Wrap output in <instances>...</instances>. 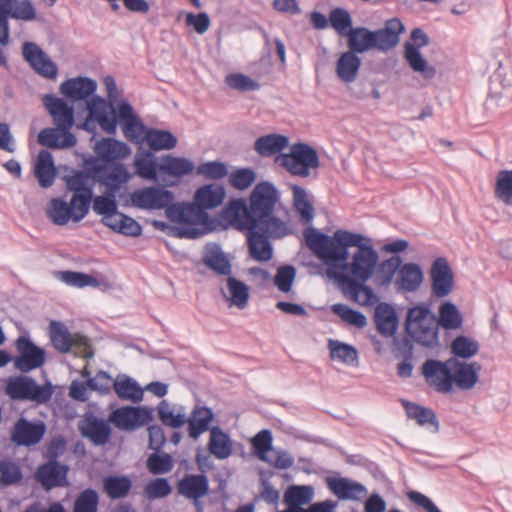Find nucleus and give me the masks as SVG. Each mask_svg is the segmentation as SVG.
<instances>
[{
  "label": "nucleus",
  "instance_id": "nucleus-22",
  "mask_svg": "<svg viewBox=\"0 0 512 512\" xmlns=\"http://www.w3.org/2000/svg\"><path fill=\"white\" fill-rule=\"evenodd\" d=\"M16 346L19 356L14 360V366L17 370L29 372L45 363V351L27 337H19Z\"/></svg>",
  "mask_w": 512,
  "mask_h": 512
},
{
  "label": "nucleus",
  "instance_id": "nucleus-5",
  "mask_svg": "<svg viewBox=\"0 0 512 512\" xmlns=\"http://www.w3.org/2000/svg\"><path fill=\"white\" fill-rule=\"evenodd\" d=\"M197 167L192 159L172 154L162 158L148 154L136 161V171L140 176L153 179L160 175L168 187L180 185L185 176L197 175Z\"/></svg>",
  "mask_w": 512,
  "mask_h": 512
},
{
  "label": "nucleus",
  "instance_id": "nucleus-26",
  "mask_svg": "<svg viewBox=\"0 0 512 512\" xmlns=\"http://www.w3.org/2000/svg\"><path fill=\"white\" fill-rule=\"evenodd\" d=\"M46 431L44 422L38 420L30 422L25 418H20L11 432V441L18 446H33L38 444Z\"/></svg>",
  "mask_w": 512,
  "mask_h": 512
},
{
  "label": "nucleus",
  "instance_id": "nucleus-3",
  "mask_svg": "<svg viewBox=\"0 0 512 512\" xmlns=\"http://www.w3.org/2000/svg\"><path fill=\"white\" fill-rule=\"evenodd\" d=\"M281 194L271 181L254 185L248 195L254 224H292L291 211L282 203Z\"/></svg>",
  "mask_w": 512,
  "mask_h": 512
},
{
  "label": "nucleus",
  "instance_id": "nucleus-15",
  "mask_svg": "<svg viewBox=\"0 0 512 512\" xmlns=\"http://www.w3.org/2000/svg\"><path fill=\"white\" fill-rule=\"evenodd\" d=\"M97 184L101 191L123 199L127 191V182L130 178L128 168L123 163L106 164L95 171Z\"/></svg>",
  "mask_w": 512,
  "mask_h": 512
},
{
  "label": "nucleus",
  "instance_id": "nucleus-1",
  "mask_svg": "<svg viewBox=\"0 0 512 512\" xmlns=\"http://www.w3.org/2000/svg\"><path fill=\"white\" fill-rule=\"evenodd\" d=\"M91 93L87 95L85 114L76 128L85 132H95L98 127L108 136H116L121 129L125 139L132 143L143 119L127 97L107 100L97 94V81L91 78Z\"/></svg>",
  "mask_w": 512,
  "mask_h": 512
},
{
  "label": "nucleus",
  "instance_id": "nucleus-55",
  "mask_svg": "<svg viewBox=\"0 0 512 512\" xmlns=\"http://www.w3.org/2000/svg\"><path fill=\"white\" fill-rule=\"evenodd\" d=\"M256 178V171L252 167H240L228 174V183L235 190L245 191L255 183Z\"/></svg>",
  "mask_w": 512,
  "mask_h": 512
},
{
  "label": "nucleus",
  "instance_id": "nucleus-59",
  "mask_svg": "<svg viewBox=\"0 0 512 512\" xmlns=\"http://www.w3.org/2000/svg\"><path fill=\"white\" fill-rule=\"evenodd\" d=\"M93 192L71 194L69 201L73 213V222L78 223L89 213Z\"/></svg>",
  "mask_w": 512,
  "mask_h": 512
},
{
  "label": "nucleus",
  "instance_id": "nucleus-52",
  "mask_svg": "<svg viewBox=\"0 0 512 512\" xmlns=\"http://www.w3.org/2000/svg\"><path fill=\"white\" fill-rule=\"evenodd\" d=\"M225 297L229 301L230 306L244 309L249 300V288L245 283L236 278L229 277L227 279V294H225Z\"/></svg>",
  "mask_w": 512,
  "mask_h": 512
},
{
  "label": "nucleus",
  "instance_id": "nucleus-10",
  "mask_svg": "<svg viewBox=\"0 0 512 512\" xmlns=\"http://www.w3.org/2000/svg\"><path fill=\"white\" fill-rule=\"evenodd\" d=\"M5 393L13 400L45 404L51 399L53 388L50 383L39 385L33 378L21 375L7 380Z\"/></svg>",
  "mask_w": 512,
  "mask_h": 512
},
{
  "label": "nucleus",
  "instance_id": "nucleus-32",
  "mask_svg": "<svg viewBox=\"0 0 512 512\" xmlns=\"http://www.w3.org/2000/svg\"><path fill=\"white\" fill-rule=\"evenodd\" d=\"M91 134L90 145L93 148V151L101 162H109L114 159L119 152L120 148L129 149V146L120 140H117L115 136L103 137L101 136L97 129L95 132H88Z\"/></svg>",
  "mask_w": 512,
  "mask_h": 512
},
{
  "label": "nucleus",
  "instance_id": "nucleus-58",
  "mask_svg": "<svg viewBox=\"0 0 512 512\" xmlns=\"http://www.w3.org/2000/svg\"><path fill=\"white\" fill-rule=\"evenodd\" d=\"M182 15L185 16V26L199 35L205 34L211 26V17L205 11L195 13L181 10L178 19Z\"/></svg>",
  "mask_w": 512,
  "mask_h": 512
},
{
  "label": "nucleus",
  "instance_id": "nucleus-11",
  "mask_svg": "<svg viewBox=\"0 0 512 512\" xmlns=\"http://www.w3.org/2000/svg\"><path fill=\"white\" fill-rule=\"evenodd\" d=\"M136 135L137 137L132 144L138 145L140 149L147 147V150L141 154L138 153L135 157V162L138 158L145 157L148 154L156 157L154 154L158 151L172 150L178 143L177 136L170 130L148 126L144 121Z\"/></svg>",
  "mask_w": 512,
  "mask_h": 512
},
{
  "label": "nucleus",
  "instance_id": "nucleus-44",
  "mask_svg": "<svg viewBox=\"0 0 512 512\" xmlns=\"http://www.w3.org/2000/svg\"><path fill=\"white\" fill-rule=\"evenodd\" d=\"M214 418V413L210 408L197 406L187 418L189 436L193 439L208 430L210 423Z\"/></svg>",
  "mask_w": 512,
  "mask_h": 512
},
{
  "label": "nucleus",
  "instance_id": "nucleus-34",
  "mask_svg": "<svg viewBox=\"0 0 512 512\" xmlns=\"http://www.w3.org/2000/svg\"><path fill=\"white\" fill-rule=\"evenodd\" d=\"M0 6L10 19L23 22L42 21L32 0H0Z\"/></svg>",
  "mask_w": 512,
  "mask_h": 512
},
{
  "label": "nucleus",
  "instance_id": "nucleus-31",
  "mask_svg": "<svg viewBox=\"0 0 512 512\" xmlns=\"http://www.w3.org/2000/svg\"><path fill=\"white\" fill-rule=\"evenodd\" d=\"M450 364L451 390L454 384L462 390H469L475 386L478 381V373L481 369L478 363H466L450 358Z\"/></svg>",
  "mask_w": 512,
  "mask_h": 512
},
{
  "label": "nucleus",
  "instance_id": "nucleus-62",
  "mask_svg": "<svg viewBox=\"0 0 512 512\" xmlns=\"http://www.w3.org/2000/svg\"><path fill=\"white\" fill-rule=\"evenodd\" d=\"M225 83L239 92L256 91L261 87L258 80L240 72L229 73L225 77Z\"/></svg>",
  "mask_w": 512,
  "mask_h": 512
},
{
  "label": "nucleus",
  "instance_id": "nucleus-24",
  "mask_svg": "<svg viewBox=\"0 0 512 512\" xmlns=\"http://www.w3.org/2000/svg\"><path fill=\"white\" fill-rule=\"evenodd\" d=\"M290 146L289 137L281 133H270L259 136L253 145L255 152L265 158H274V162L280 166L285 150Z\"/></svg>",
  "mask_w": 512,
  "mask_h": 512
},
{
  "label": "nucleus",
  "instance_id": "nucleus-30",
  "mask_svg": "<svg viewBox=\"0 0 512 512\" xmlns=\"http://www.w3.org/2000/svg\"><path fill=\"white\" fill-rule=\"evenodd\" d=\"M67 173L63 176L66 192L71 194L93 192L97 179L95 172L61 166Z\"/></svg>",
  "mask_w": 512,
  "mask_h": 512
},
{
  "label": "nucleus",
  "instance_id": "nucleus-37",
  "mask_svg": "<svg viewBox=\"0 0 512 512\" xmlns=\"http://www.w3.org/2000/svg\"><path fill=\"white\" fill-rule=\"evenodd\" d=\"M345 38L347 39L348 51L358 56L359 54L376 50L374 30L367 27H353L351 32H349Z\"/></svg>",
  "mask_w": 512,
  "mask_h": 512
},
{
  "label": "nucleus",
  "instance_id": "nucleus-48",
  "mask_svg": "<svg viewBox=\"0 0 512 512\" xmlns=\"http://www.w3.org/2000/svg\"><path fill=\"white\" fill-rule=\"evenodd\" d=\"M314 497V489L307 485L290 486L284 494V502L288 505V509L304 510L302 505L309 504Z\"/></svg>",
  "mask_w": 512,
  "mask_h": 512
},
{
  "label": "nucleus",
  "instance_id": "nucleus-21",
  "mask_svg": "<svg viewBox=\"0 0 512 512\" xmlns=\"http://www.w3.org/2000/svg\"><path fill=\"white\" fill-rule=\"evenodd\" d=\"M152 420V410L146 407H121L109 416V421L121 430L132 431Z\"/></svg>",
  "mask_w": 512,
  "mask_h": 512
},
{
  "label": "nucleus",
  "instance_id": "nucleus-25",
  "mask_svg": "<svg viewBox=\"0 0 512 512\" xmlns=\"http://www.w3.org/2000/svg\"><path fill=\"white\" fill-rule=\"evenodd\" d=\"M119 198L109 193L103 192L99 196L93 194L92 209L101 216L100 224H140L134 218L121 214L119 221L112 222L110 218L117 213Z\"/></svg>",
  "mask_w": 512,
  "mask_h": 512
},
{
  "label": "nucleus",
  "instance_id": "nucleus-57",
  "mask_svg": "<svg viewBox=\"0 0 512 512\" xmlns=\"http://www.w3.org/2000/svg\"><path fill=\"white\" fill-rule=\"evenodd\" d=\"M204 263L218 274L229 275L231 273V265L218 246L207 248Z\"/></svg>",
  "mask_w": 512,
  "mask_h": 512
},
{
  "label": "nucleus",
  "instance_id": "nucleus-20",
  "mask_svg": "<svg viewBox=\"0 0 512 512\" xmlns=\"http://www.w3.org/2000/svg\"><path fill=\"white\" fill-rule=\"evenodd\" d=\"M358 242V244L353 246L357 247L358 251L353 256L351 274L355 280L365 282L373 274L378 261V255L373 249L370 239L360 234V240Z\"/></svg>",
  "mask_w": 512,
  "mask_h": 512
},
{
  "label": "nucleus",
  "instance_id": "nucleus-33",
  "mask_svg": "<svg viewBox=\"0 0 512 512\" xmlns=\"http://www.w3.org/2000/svg\"><path fill=\"white\" fill-rule=\"evenodd\" d=\"M326 483L330 491L341 500H361L367 494L366 487L354 480L344 477H329Z\"/></svg>",
  "mask_w": 512,
  "mask_h": 512
},
{
  "label": "nucleus",
  "instance_id": "nucleus-42",
  "mask_svg": "<svg viewBox=\"0 0 512 512\" xmlns=\"http://www.w3.org/2000/svg\"><path fill=\"white\" fill-rule=\"evenodd\" d=\"M209 452L217 459H227L232 454L233 442L230 436L219 427H212L208 442Z\"/></svg>",
  "mask_w": 512,
  "mask_h": 512
},
{
  "label": "nucleus",
  "instance_id": "nucleus-54",
  "mask_svg": "<svg viewBox=\"0 0 512 512\" xmlns=\"http://www.w3.org/2000/svg\"><path fill=\"white\" fill-rule=\"evenodd\" d=\"M132 487V481L127 476H108L103 479V489L111 499L124 498Z\"/></svg>",
  "mask_w": 512,
  "mask_h": 512
},
{
  "label": "nucleus",
  "instance_id": "nucleus-63",
  "mask_svg": "<svg viewBox=\"0 0 512 512\" xmlns=\"http://www.w3.org/2000/svg\"><path fill=\"white\" fill-rule=\"evenodd\" d=\"M478 351V342L466 336H458L451 343L452 354L463 359L475 356Z\"/></svg>",
  "mask_w": 512,
  "mask_h": 512
},
{
  "label": "nucleus",
  "instance_id": "nucleus-40",
  "mask_svg": "<svg viewBox=\"0 0 512 512\" xmlns=\"http://www.w3.org/2000/svg\"><path fill=\"white\" fill-rule=\"evenodd\" d=\"M54 277L65 283L68 286L76 288L93 287L98 288L101 286L109 287V284L104 279H97L92 275L75 271H55Z\"/></svg>",
  "mask_w": 512,
  "mask_h": 512
},
{
  "label": "nucleus",
  "instance_id": "nucleus-14",
  "mask_svg": "<svg viewBox=\"0 0 512 512\" xmlns=\"http://www.w3.org/2000/svg\"><path fill=\"white\" fill-rule=\"evenodd\" d=\"M49 335L53 347L58 352L64 354L74 350L75 353L82 354L84 357L91 356L88 339L78 333H71L62 322L51 321Z\"/></svg>",
  "mask_w": 512,
  "mask_h": 512
},
{
  "label": "nucleus",
  "instance_id": "nucleus-41",
  "mask_svg": "<svg viewBox=\"0 0 512 512\" xmlns=\"http://www.w3.org/2000/svg\"><path fill=\"white\" fill-rule=\"evenodd\" d=\"M423 282V272L417 264L403 265L396 279V285L404 292L416 291Z\"/></svg>",
  "mask_w": 512,
  "mask_h": 512
},
{
  "label": "nucleus",
  "instance_id": "nucleus-6",
  "mask_svg": "<svg viewBox=\"0 0 512 512\" xmlns=\"http://www.w3.org/2000/svg\"><path fill=\"white\" fill-rule=\"evenodd\" d=\"M405 328L409 337L422 346L433 348L439 344L436 317L429 305L419 304L410 308Z\"/></svg>",
  "mask_w": 512,
  "mask_h": 512
},
{
  "label": "nucleus",
  "instance_id": "nucleus-4",
  "mask_svg": "<svg viewBox=\"0 0 512 512\" xmlns=\"http://www.w3.org/2000/svg\"><path fill=\"white\" fill-rule=\"evenodd\" d=\"M304 240L313 254L328 266H337L348 259V247L358 244L360 234L338 230L333 237L327 236L313 226L305 229Z\"/></svg>",
  "mask_w": 512,
  "mask_h": 512
},
{
  "label": "nucleus",
  "instance_id": "nucleus-17",
  "mask_svg": "<svg viewBox=\"0 0 512 512\" xmlns=\"http://www.w3.org/2000/svg\"><path fill=\"white\" fill-rule=\"evenodd\" d=\"M165 212L167 221L158 219H146L145 224H204L196 209L194 201H176L174 196L165 200Z\"/></svg>",
  "mask_w": 512,
  "mask_h": 512
},
{
  "label": "nucleus",
  "instance_id": "nucleus-35",
  "mask_svg": "<svg viewBox=\"0 0 512 512\" xmlns=\"http://www.w3.org/2000/svg\"><path fill=\"white\" fill-rule=\"evenodd\" d=\"M67 471L66 466L57 462H48L37 469L35 478L45 490H50L67 485Z\"/></svg>",
  "mask_w": 512,
  "mask_h": 512
},
{
  "label": "nucleus",
  "instance_id": "nucleus-39",
  "mask_svg": "<svg viewBox=\"0 0 512 512\" xmlns=\"http://www.w3.org/2000/svg\"><path fill=\"white\" fill-rule=\"evenodd\" d=\"M361 66V57L347 50L337 59L335 72L340 81L350 84L356 80Z\"/></svg>",
  "mask_w": 512,
  "mask_h": 512
},
{
  "label": "nucleus",
  "instance_id": "nucleus-16",
  "mask_svg": "<svg viewBox=\"0 0 512 512\" xmlns=\"http://www.w3.org/2000/svg\"><path fill=\"white\" fill-rule=\"evenodd\" d=\"M54 127H45L40 130L37 136V142L44 149L67 150L77 145L78 139L72 128L77 123L60 122L54 123Z\"/></svg>",
  "mask_w": 512,
  "mask_h": 512
},
{
  "label": "nucleus",
  "instance_id": "nucleus-46",
  "mask_svg": "<svg viewBox=\"0 0 512 512\" xmlns=\"http://www.w3.org/2000/svg\"><path fill=\"white\" fill-rule=\"evenodd\" d=\"M328 349L330 352V358L333 361L347 366L357 365L358 352L354 346L338 340L329 339Z\"/></svg>",
  "mask_w": 512,
  "mask_h": 512
},
{
  "label": "nucleus",
  "instance_id": "nucleus-56",
  "mask_svg": "<svg viewBox=\"0 0 512 512\" xmlns=\"http://www.w3.org/2000/svg\"><path fill=\"white\" fill-rule=\"evenodd\" d=\"M229 174V165L221 160L205 161L198 165L197 175L206 180L217 182L223 180Z\"/></svg>",
  "mask_w": 512,
  "mask_h": 512
},
{
  "label": "nucleus",
  "instance_id": "nucleus-8",
  "mask_svg": "<svg viewBox=\"0 0 512 512\" xmlns=\"http://www.w3.org/2000/svg\"><path fill=\"white\" fill-rule=\"evenodd\" d=\"M289 152L282 156L280 167L291 176L308 178L312 171L321 166L318 150L307 142H296L290 145Z\"/></svg>",
  "mask_w": 512,
  "mask_h": 512
},
{
  "label": "nucleus",
  "instance_id": "nucleus-7",
  "mask_svg": "<svg viewBox=\"0 0 512 512\" xmlns=\"http://www.w3.org/2000/svg\"><path fill=\"white\" fill-rule=\"evenodd\" d=\"M292 210L297 222L292 224H313L315 218L325 224H333L334 212L323 203H317L314 195L299 184H292Z\"/></svg>",
  "mask_w": 512,
  "mask_h": 512
},
{
  "label": "nucleus",
  "instance_id": "nucleus-49",
  "mask_svg": "<svg viewBox=\"0 0 512 512\" xmlns=\"http://www.w3.org/2000/svg\"><path fill=\"white\" fill-rule=\"evenodd\" d=\"M437 326L445 330L459 329L463 324L462 315L457 306L449 301L443 302L438 309Z\"/></svg>",
  "mask_w": 512,
  "mask_h": 512
},
{
  "label": "nucleus",
  "instance_id": "nucleus-28",
  "mask_svg": "<svg viewBox=\"0 0 512 512\" xmlns=\"http://www.w3.org/2000/svg\"><path fill=\"white\" fill-rule=\"evenodd\" d=\"M405 31V25L398 17L387 20L382 28L374 30L376 50L388 52L396 48Z\"/></svg>",
  "mask_w": 512,
  "mask_h": 512
},
{
  "label": "nucleus",
  "instance_id": "nucleus-43",
  "mask_svg": "<svg viewBox=\"0 0 512 512\" xmlns=\"http://www.w3.org/2000/svg\"><path fill=\"white\" fill-rule=\"evenodd\" d=\"M375 322L380 334L385 337L393 336L398 326V317L394 308L385 303L379 304L375 310Z\"/></svg>",
  "mask_w": 512,
  "mask_h": 512
},
{
  "label": "nucleus",
  "instance_id": "nucleus-9",
  "mask_svg": "<svg viewBox=\"0 0 512 512\" xmlns=\"http://www.w3.org/2000/svg\"><path fill=\"white\" fill-rule=\"evenodd\" d=\"M430 44L429 35L421 28L415 27L410 32V40L403 46V58L409 68L424 80H432L436 76V68L422 54L421 48Z\"/></svg>",
  "mask_w": 512,
  "mask_h": 512
},
{
  "label": "nucleus",
  "instance_id": "nucleus-18",
  "mask_svg": "<svg viewBox=\"0 0 512 512\" xmlns=\"http://www.w3.org/2000/svg\"><path fill=\"white\" fill-rule=\"evenodd\" d=\"M209 224H254L249 197L230 196Z\"/></svg>",
  "mask_w": 512,
  "mask_h": 512
},
{
  "label": "nucleus",
  "instance_id": "nucleus-12",
  "mask_svg": "<svg viewBox=\"0 0 512 512\" xmlns=\"http://www.w3.org/2000/svg\"><path fill=\"white\" fill-rule=\"evenodd\" d=\"M226 198L227 189L223 183H203L196 188L193 201L203 223L214 222L211 212L221 209Z\"/></svg>",
  "mask_w": 512,
  "mask_h": 512
},
{
  "label": "nucleus",
  "instance_id": "nucleus-47",
  "mask_svg": "<svg viewBox=\"0 0 512 512\" xmlns=\"http://www.w3.org/2000/svg\"><path fill=\"white\" fill-rule=\"evenodd\" d=\"M113 388L117 396L122 400L140 402L143 398V390L138 383L126 375H119L113 382Z\"/></svg>",
  "mask_w": 512,
  "mask_h": 512
},
{
  "label": "nucleus",
  "instance_id": "nucleus-2",
  "mask_svg": "<svg viewBox=\"0 0 512 512\" xmlns=\"http://www.w3.org/2000/svg\"><path fill=\"white\" fill-rule=\"evenodd\" d=\"M91 77L78 75L67 78L59 87L61 97L55 93L44 94L43 106L52 117L53 123L80 122L85 114V106L88 93H91Z\"/></svg>",
  "mask_w": 512,
  "mask_h": 512
},
{
  "label": "nucleus",
  "instance_id": "nucleus-61",
  "mask_svg": "<svg viewBox=\"0 0 512 512\" xmlns=\"http://www.w3.org/2000/svg\"><path fill=\"white\" fill-rule=\"evenodd\" d=\"M494 192L496 197L505 204L512 203V169L499 171L495 180Z\"/></svg>",
  "mask_w": 512,
  "mask_h": 512
},
{
  "label": "nucleus",
  "instance_id": "nucleus-45",
  "mask_svg": "<svg viewBox=\"0 0 512 512\" xmlns=\"http://www.w3.org/2000/svg\"><path fill=\"white\" fill-rule=\"evenodd\" d=\"M158 416L164 425L172 428H179L187 422L185 407L172 405L167 401H161L158 405Z\"/></svg>",
  "mask_w": 512,
  "mask_h": 512
},
{
  "label": "nucleus",
  "instance_id": "nucleus-36",
  "mask_svg": "<svg viewBox=\"0 0 512 512\" xmlns=\"http://www.w3.org/2000/svg\"><path fill=\"white\" fill-rule=\"evenodd\" d=\"M239 231H245L251 256L258 261H268L272 258V248L266 236L258 232L261 226H234Z\"/></svg>",
  "mask_w": 512,
  "mask_h": 512
},
{
  "label": "nucleus",
  "instance_id": "nucleus-53",
  "mask_svg": "<svg viewBox=\"0 0 512 512\" xmlns=\"http://www.w3.org/2000/svg\"><path fill=\"white\" fill-rule=\"evenodd\" d=\"M330 27L340 37H345L353 28V19L350 12L341 6L334 7L329 12Z\"/></svg>",
  "mask_w": 512,
  "mask_h": 512
},
{
  "label": "nucleus",
  "instance_id": "nucleus-50",
  "mask_svg": "<svg viewBox=\"0 0 512 512\" xmlns=\"http://www.w3.org/2000/svg\"><path fill=\"white\" fill-rule=\"evenodd\" d=\"M163 233L175 238L197 239L207 235L218 226H156Z\"/></svg>",
  "mask_w": 512,
  "mask_h": 512
},
{
  "label": "nucleus",
  "instance_id": "nucleus-51",
  "mask_svg": "<svg viewBox=\"0 0 512 512\" xmlns=\"http://www.w3.org/2000/svg\"><path fill=\"white\" fill-rule=\"evenodd\" d=\"M47 215L53 224H68L73 222V213L70 203L66 201L64 196L52 198L49 201Z\"/></svg>",
  "mask_w": 512,
  "mask_h": 512
},
{
  "label": "nucleus",
  "instance_id": "nucleus-27",
  "mask_svg": "<svg viewBox=\"0 0 512 512\" xmlns=\"http://www.w3.org/2000/svg\"><path fill=\"white\" fill-rule=\"evenodd\" d=\"M177 491L181 496L192 500L198 512H203V505L199 500L209 492L208 478L205 475H185L178 481Z\"/></svg>",
  "mask_w": 512,
  "mask_h": 512
},
{
  "label": "nucleus",
  "instance_id": "nucleus-38",
  "mask_svg": "<svg viewBox=\"0 0 512 512\" xmlns=\"http://www.w3.org/2000/svg\"><path fill=\"white\" fill-rule=\"evenodd\" d=\"M81 434L90 439L95 445H104L108 442L111 429L103 419L87 416L79 423Z\"/></svg>",
  "mask_w": 512,
  "mask_h": 512
},
{
  "label": "nucleus",
  "instance_id": "nucleus-19",
  "mask_svg": "<svg viewBox=\"0 0 512 512\" xmlns=\"http://www.w3.org/2000/svg\"><path fill=\"white\" fill-rule=\"evenodd\" d=\"M24 61L39 76L55 80L59 74L58 65L35 42L25 41L21 47Z\"/></svg>",
  "mask_w": 512,
  "mask_h": 512
},
{
  "label": "nucleus",
  "instance_id": "nucleus-64",
  "mask_svg": "<svg viewBox=\"0 0 512 512\" xmlns=\"http://www.w3.org/2000/svg\"><path fill=\"white\" fill-rule=\"evenodd\" d=\"M99 504L98 493L93 489H85L76 498L73 512H97Z\"/></svg>",
  "mask_w": 512,
  "mask_h": 512
},
{
  "label": "nucleus",
  "instance_id": "nucleus-29",
  "mask_svg": "<svg viewBox=\"0 0 512 512\" xmlns=\"http://www.w3.org/2000/svg\"><path fill=\"white\" fill-rule=\"evenodd\" d=\"M432 293L437 298L448 296L454 284L452 270L444 258H438L431 267Z\"/></svg>",
  "mask_w": 512,
  "mask_h": 512
},
{
  "label": "nucleus",
  "instance_id": "nucleus-23",
  "mask_svg": "<svg viewBox=\"0 0 512 512\" xmlns=\"http://www.w3.org/2000/svg\"><path fill=\"white\" fill-rule=\"evenodd\" d=\"M451 364L450 359L445 362L427 360L422 367V373L426 382L437 392H451Z\"/></svg>",
  "mask_w": 512,
  "mask_h": 512
},
{
  "label": "nucleus",
  "instance_id": "nucleus-60",
  "mask_svg": "<svg viewBox=\"0 0 512 512\" xmlns=\"http://www.w3.org/2000/svg\"><path fill=\"white\" fill-rule=\"evenodd\" d=\"M255 456L261 461H269L268 452L273 449V436L270 430H261L251 440Z\"/></svg>",
  "mask_w": 512,
  "mask_h": 512
},
{
  "label": "nucleus",
  "instance_id": "nucleus-13",
  "mask_svg": "<svg viewBox=\"0 0 512 512\" xmlns=\"http://www.w3.org/2000/svg\"><path fill=\"white\" fill-rule=\"evenodd\" d=\"M173 197V192L162 187L144 186L136 188L132 192H126L123 197V205L147 211L162 210L165 200Z\"/></svg>",
  "mask_w": 512,
  "mask_h": 512
}]
</instances>
